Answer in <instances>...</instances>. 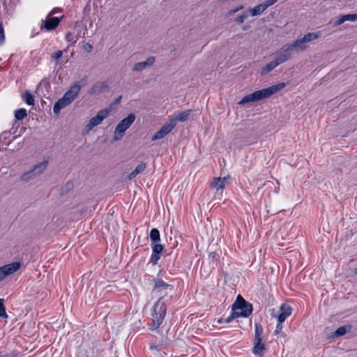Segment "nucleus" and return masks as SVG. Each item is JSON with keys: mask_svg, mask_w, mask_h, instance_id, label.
Instances as JSON below:
<instances>
[{"mask_svg": "<svg viewBox=\"0 0 357 357\" xmlns=\"http://www.w3.org/2000/svg\"><path fill=\"white\" fill-rule=\"evenodd\" d=\"M285 86L284 82L273 85L261 90L256 91L252 93L245 96L239 102V105H245L248 102H255L263 100L271 97Z\"/></svg>", "mask_w": 357, "mask_h": 357, "instance_id": "1", "label": "nucleus"}, {"mask_svg": "<svg viewBox=\"0 0 357 357\" xmlns=\"http://www.w3.org/2000/svg\"><path fill=\"white\" fill-rule=\"evenodd\" d=\"M321 36L320 31L311 32L305 34L303 37L297 38L289 44L293 51L296 53L302 52L307 49V43L318 39Z\"/></svg>", "mask_w": 357, "mask_h": 357, "instance_id": "2", "label": "nucleus"}, {"mask_svg": "<svg viewBox=\"0 0 357 357\" xmlns=\"http://www.w3.org/2000/svg\"><path fill=\"white\" fill-rule=\"evenodd\" d=\"M166 314V307L162 298L158 299L153 307L152 313L153 323L150 326V329L153 331L157 329L163 321Z\"/></svg>", "mask_w": 357, "mask_h": 357, "instance_id": "3", "label": "nucleus"}, {"mask_svg": "<svg viewBox=\"0 0 357 357\" xmlns=\"http://www.w3.org/2000/svg\"><path fill=\"white\" fill-rule=\"evenodd\" d=\"M232 310H234L236 316L238 317H248L252 312V305L238 295L232 305Z\"/></svg>", "mask_w": 357, "mask_h": 357, "instance_id": "4", "label": "nucleus"}, {"mask_svg": "<svg viewBox=\"0 0 357 357\" xmlns=\"http://www.w3.org/2000/svg\"><path fill=\"white\" fill-rule=\"evenodd\" d=\"M135 120V115L130 114L127 117L121 120L116 126L114 130V141L120 140L125 134V132L130 127Z\"/></svg>", "mask_w": 357, "mask_h": 357, "instance_id": "5", "label": "nucleus"}, {"mask_svg": "<svg viewBox=\"0 0 357 357\" xmlns=\"http://www.w3.org/2000/svg\"><path fill=\"white\" fill-rule=\"evenodd\" d=\"M111 109L109 108L100 110L96 116L92 117L86 125L85 131L89 132L94 127L100 125L102 121L109 115Z\"/></svg>", "mask_w": 357, "mask_h": 357, "instance_id": "6", "label": "nucleus"}, {"mask_svg": "<svg viewBox=\"0 0 357 357\" xmlns=\"http://www.w3.org/2000/svg\"><path fill=\"white\" fill-rule=\"evenodd\" d=\"M293 50L289 43L284 45L276 53L275 59L278 63L282 64L289 60L293 55Z\"/></svg>", "mask_w": 357, "mask_h": 357, "instance_id": "7", "label": "nucleus"}, {"mask_svg": "<svg viewBox=\"0 0 357 357\" xmlns=\"http://www.w3.org/2000/svg\"><path fill=\"white\" fill-rule=\"evenodd\" d=\"M152 282L153 283L152 291L154 294L166 295L168 290H172V286L165 282L161 279H153Z\"/></svg>", "mask_w": 357, "mask_h": 357, "instance_id": "8", "label": "nucleus"}, {"mask_svg": "<svg viewBox=\"0 0 357 357\" xmlns=\"http://www.w3.org/2000/svg\"><path fill=\"white\" fill-rule=\"evenodd\" d=\"M47 165V161H43L35 165L34 169L30 172L24 173L21 176V180L23 181H29L31 179H33V175L40 174L46 168Z\"/></svg>", "mask_w": 357, "mask_h": 357, "instance_id": "9", "label": "nucleus"}, {"mask_svg": "<svg viewBox=\"0 0 357 357\" xmlns=\"http://www.w3.org/2000/svg\"><path fill=\"white\" fill-rule=\"evenodd\" d=\"M174 122L168 119L162 128L152 137V141H155L164 138L167 135L170 133L174 128Z\"/></svg>", "mask_w": 357, "mask_h": 357, "instance_id": "10", "label": "nucleus"}, {"mask_svg": "<svg viewBox=\"0 0 357 357\" xmlns=\"http://www.w3.org/2000/svg\"><path fill=\"white\" fill-rule=\"evenodd\" d=\"M20 268V262H13L11 264L0 267V282L8 275L16 272Z\"/></svg>", "mask_w": 357, "mask_h": 357, "instance_id": "11", "label": "nucleus"}, {"mask_svg": "<svg viewBox=\"0 0 357 357\" xmlns=\"http://www.w3.org/2000/svg\"><path fill=\"white\" fill-rule=\"evenodd\" d=\"M278 0H267L264 2L255 6L254 8L250 9V13L252 16H257L262 14L269 6L273 5Z\"/></svg>", "mask_w": 357, "mask_h": 357, "instance_id": "12", "label": "nucleus"}, {"mask_svg": "<svg viewBox=\"0 0 357 357\" xmlns=\"http://www.w3.org/2000/svg\"><path fill=\"white\" fill-rule=\"evenodd\" d=\"M82 86L79 82H75L70 88V89L66 92L63 95V98L70 104L78 96Z\"/></svg>", "mask_w": 357, "mask_h": 357, "instance_id": "13", "label": "nucleus"}, {"mask_svg": "<svg viewBox=\"0 0 357 357\" xmlns=\"http://www.w3.org/2000/svg\"><path fill=\"white\" fill-rule=\"evenodd\" d=\"M192 111L190 109L182 112H174V114L169 116L168 119L171 121L174 122V127H176L178 122H184L189 119Z\"/></svg>", "mask_w": 357, "mask_h": 357, "instance_id": "14", "label": "nucleus"}, {"mask_svg": "<svg viewBox=\"0 0 357 357\" xmlns=\"http://www.w3.org/2000/svg\"><path fill=\"white\" fill-rule=\"evenodd\" d=\"M155 61V58L154 56H149L145 61L135 63L132 70L133 72H142L143 70L152 66Z\"/></svg>", "mask_w": 357, "mask_h": 357, "instance_id": "15", "label": "nucleus"}, {"mask_svg": "<svg viewBox=\"0 0 357 357\" xmlns=\"http://www.w3.org/2000/svg\"><path fill=\"white\" fill-rule=\"evenodd\" d=\"M60 22L61 19L59 17L47 16L46 20L43 22L44 24L41 26V29H45L47 31L54 30L59 26Z\"/></svg>", "mask_w": 357, "mask_h": 357, "instance_id": "16", "label": "nucleus"}, {"mask_svg": "<svg viewBox=\"0 0 357 357\" xmlns=\"http://www.w3.org/2000/svg\"><path fill=\"white\" fill-rule=\"evenodd\" d=\"M292 308L285 304H282L280 307V314L278 316V322L283 323L285 319L291 315Z\"/></svg>", "mask_w": 357, "mask_h": 357, "instance_id": "17", "label": "nucleus"}, {"mask_svg": "<svg viewBox=\"0 0 357 357\" xmlns=\"http://www.w3.org/2000/svg\"><path fill=\"white\" fill-rule=\"evenodd\" d=\"M253 349L252 351L255 355L259 356V357L264 356V351L266 349L265 344L262 342V340L253 341Z\"/></svg>", "mask_w": 357, "mask_h": 357, "instance_id": "18", "label": "nucleus"}, {"mask_svg": "<svg viewBox=\"0 0 357 357\" xmlns=\"http://www.w3.org/2000/svg\"><path fill=\"white\" fill-rule=\"evenodd\" d=\"M227 182V178H215L211 183V186L216 190V191L222 190Z\"/></svg>", "mask_w": 357, "mask_h": 357, "instance_id": "19", "label": "nucleus"}, {"mask_svg": "<svg viewBox=\"0 0 357 357\" xmlns=\"http://www.w3.org/2000/svg\"><path fill=\"white\" fill-rule=\"evenodd\" d=\"M70 105V103L63 98L62 97L60 98L58 101H56L54 103V107H53V112L55 114H59L60 113V111L65 108L66 106Z\"/></svg>", "mask_w": 357, "mask_h": 357, "instance_id": "20", "label": "nucleus"}, {"mask_svg": "<svg viewBox=\"0 0 357 357\" xmlns=\"http://www.w3.org/2000/svg\"><path fill=\"white\" fill-rule=\"evenodd\" d=\"M146 168V163L142 162L139 164L137 167L128 175V178L129 180L133 179L139 174L142 173Z\"/></svg>", "mask_w": 357, "mask_h": 357, "instance_id": "21", "label": "nucleus"}, {"mask_svg": "<svg viewBox=\"0 0 357 357\" xmlns=\"http://www.w3.org/2000/svg\"><path fill=\"white\" fill-rule=\"evenodd\" d=\"M279 65H280V64L278 63V61L276 59H275L273 61L268 63L264 68H262L260 73L261 75H265L268 73L273 70L274 68H275Z\"/></svg>", "mask_w": 357, "mask_h": 357, "instance_id": "22", "label": "nucleus"}, {"mask_svg": "<svg viewBox=\"0 0 357 357\" xmlns=\"http://www.w3.org/2000/svg\"><path fill=\"white\" fill-rule=\"evenodd\" d=\"M255 337L253 341H258V340H263V332L264 329L262 326L260 324H255Z\"/></svg>", "mask_w": 357, "mask_h": 357, "instance_id": "23", "label": "nucleus"}, {"mask_svg": "<svg viewBox=\"0 0 357 357\" xmlns=\"http://www.w3.org/2000/svg\"><path fill=\"white\" fill-rule=\"evenodd\" d=\"M107 86L105 82H99L95 84L91 88V93L93 94L100 93L104 89H107Z\"/></svg>", "mask_w": 357, "mask_h": 357, "instance_id": "24", "label": "nucleus"}, {"mask_svg": "<svg viewBox=\"0 0 357 357\" xmlns=\"http://www.w3.org/2000/svg\"><path fill=\"white\" fill-rule=\"evenodd\" d=\"M351 328L350 326H343L339 327L332 335V337H340L344 335Z\"/></svg>", "mask_w": 357, "mask_h": 357, "instance_id": "25", "label": "nucleus"}, {"mask_svg": "<svg viewBox=\"0 0 357 357\" xmlns=\"http://www.w3.org/2000/svg\"><path fill=\"white\" fill-rule=\"evenodd\" d=\"M150 238L152 243H155L160 241V235L158 229L153 228L151 230Z\"/></svg>", "mask_w": 357, "mask_h": 357, "instance_id": "26", "label": "nucleus"}, {"mask_svg": "<svg viewBox=\"0 0 357 357\" xmlns=\"http://www.w3.org/2000/svg\"><path fill=\"white\" fill-rule=\"evenodd\" d=\"M23 100L29 105H34V98L29 91H26L22 96Z\"/></svg>", "mask_w": 357, "mask_h": 357, "instance_id": "27", "label": "nucleus"}, {"mask_svg": "<svg viewBox=\"0 0 357 357\" xmlns=\"http://www.w3.org/2000/svg\"><path fill=\"white\" fill-rule=\"evenodd\" d=\"M26 116V110L24 108L19 109L15 112V118L18 121L24 119Z\"/></svg>", "mask_w": 357, "mask_h": 357, "instance_id": "28", "label": "nucleus"}, {"mask_svg": "<svg viewBox=\"0 0 357 357\" xmlns=\"http://www.w3.org/2000/svg\"><path fill=\"white\" fill-rule=\"evenodd\" d=\"M282 328H283L282 323L278 322L276 326L274 333H275V335H280L283 338H286L287 335L282 332Z\"/></svg>", "mask_w": 357, "mask_h": 357, "instance_id": "29", "label": "nucleus"}, {"mask_svg": "<svg viewBox=\"0 0 357 357\" xmlns=\"http://www.w3.org/2000/svg\"><path fill=\"white\" fill-rule=\"evenodd\" d=\"M153 245L152 246V252L155 253V254L160 255V253L164 250L163 245H162L161 244H158L156 243H153Z\"/></svg>", "mask_w": 357, "mask_h": 357, "instance_id": "30", "label": "nucleus"}, {"mask_svg": "<svg viewBox=\"0 0 357 357\" xmlns=\"http://www.w3.org/2000/svg\"><path fill=\"white\" fill-rule=\"evenodd\" d=\"M248 17V12H245L243 13L242 15L238 16L235 20V22H236L237 24H243L245 19Z\"/></svg>", "mask_w": 357, "mask_h": 357, "instance_id": "31", "label": "nucleus"}, {"mask_svg": "<svg viewBox=\"0 0 357 357\" xmlns=\"http://www.w3.org/2000/svg\"><path fill=\"white\" fill-rule=\"evenodd\" d=\"M236 317H238V316H236L235 314V312L234 310H232V312L231 313V314L227 317V318L225 319L224 320V322L225 323H230L234 318H236ZM219 323H222L223 322V319H220L219 321H218Z\"/></svg>", "mask_w": 357, "mask_h": 357, "instance_id": "32", "label": "nucleus"}, {"mask_svg": "<svg viewBox=\"0 0 357 357\" xmlns=\"http://www.w3.org/2000/svg\"><path fill=\"white\" fill-rule=\"evenodd\" d=\"M8 317L3 304V300L0 299V317L6 318Z\"/></svg>", "mask_w": 357, "mask_h": 357, "instance_id": "33", "label": "nucleus"}, {"mask_svg": "<svg viewBox=\"0 0 357 357\" xmlns=\"http://www.w3.org/2000/svg\"><path fill=\"white\" fill-rule=\"evenodd\" d=\"M160 258V255L158 254H155L152 252L151 259H150V263H151L153 265H155L158 260Z\"/></svg>", "mask_w": 357, "mask_h": 357, "instance_id": "34", "label": "nucleus"}, {"mask_svg": "<svg viewBox=\"0 0 357 357\" xmlns=\"http://www.w3.org/2000/svg\"><path fill=\"white\" fill-rule=\"evenodd\" d=\"M243 6L241 5V6H238L237 7H236L234 9H231L230 10L228 11L227 15V16H232L233 15H234L236 13L238 12L239 10L243 9Z\"/></svg>", "mask_w": 357, "mask_h": 357, "instance_id": "35", "label": "nucleus"}, {"mask_svg": "<svg viewBox=\"0 0 357 357\" xmlns=\"http://www.w3.org/2000/svg\"><path fill=\"white\" fill-rule=\"evenodd\" d=\"M344 18L346 21H357V14H347L344 15Z\"/></svg>", "mask_w": 357, "mask_h": 357, "instance_id": "36", "label": "nucleus"}, {"mask_svg": "<svg viewBox=\"0 0 357 357\" xmlns=\"http://www.w3.org/2000/svg\"><path fill=\"white\" fill-rule=\"evenodd\" d=\"M344 22H346V20L344 18V15L340 16L339 17V19L334 22V26H340L342 24H343Z\"/></svg>", "mask_w": 357, "mask_h": 357, "instance_id": "37", "label": "nucleus"}, {"mask_svg": "<svg viewBox=\"0 0 357 357\" xmlns=\"http://www.w3.org/2000/svg\"><path fill=\"white\" fill-rule=\"evenodd\" d=\"M344 22H346V20L344 18V15L340 16L339 17V19L334 22V26H340L342 24H343Z\"/></svg>", "mask_w": 357, "mask_h": 357, "instance_id": "38", "label": "nucleus"}, {"mask_svg": "<svg viewBox=\"0 0 357 357\" xmlns=\"http://www.w3.org/2000/svg\"><path fill=\"white\" fill-rule=\"evenodd\" d=\"M5 37L3 33V29L2 26L1 22H0V44H2L4 42Z\"/></svg>", "mask_w": 357, "mask_h": 357, "instance_id": "39", "label": "nucleus"}, {"mask_svg": "<svg viewBox=\"0 0 357 357\" xmlns=\"http://www.w3.org/2000/svg\"><path fill=\"white\" fill-rule=\"evenodd\" d=\"M63 56V52L61 50H59L55 52L52 56L56 60L61 59Z\"/></svg>", "mask_w": 357, "mask_h": 357, "instance_id": "40", "label": "nucleus"}, {"mask_svg": "<svg viewBox=\"0 0 357 357\" xmlns=\"http://www.w3.org/2000/svg\"><path fill=\"white\" fill-rule=\"evenodd\" d=\"M66 39L67 41L68 42H71L74 39V36L73 33H68L66 35Z\"/></svg>", "mask_w": 357, "mask_h": 357, "instance_id": "41", "label": "nucleus"}, {"mask_svg": "<svg viewBox=\"0 0 357 357\" xmlns=\"http://www.w3.org/2000/svg\"><path fill=\"white\" fill-rule=\"evenodd\" d=\"M84 49L88 52H91L93 50V46L89 43H86L85 45V47H84Z\"/></svg>", "mask_w": 357, "mask_h": 357, "instance_id": "42", "label": "nucleus"}, {"mask_svg": "<svg viewBox=\"0 0 357 357\" xmlns=\"http://www.w3.org/2000/svg\"><path fill=\"white\" fill-rule=\"evenodd\" d=\"M216 256H217V254L215 252H211L210 255H209V257H212V258H216Z\"/></svg>", "mask_w": 357, "mask_h": 357, "instance_id": "43", "label": "nucleus"}, {"mask_svg": "<svg viewBox=\"0 0 357 357\" xmlns=\"http://www.w3.org/2000/svg\"><path fill=\"white\" fill-rule=\"evenodd\" d=\"M121 98H122V96H120L119 97H118V98H116V100L115 102H116V103H119V102H121Z\"/></svg>", "mask_w": 357, "mask_h": 357, "instance_id": "44", "label": "nucleus"}, {"mask_svg": "<svg viewBox=\"0 0 357 357\" xmlns=\"http://www.w3.org/2000/svg\"><path fill=\"white\" fill-rule=\"evenodd\" d=\"M54 13H56V11H54V10H52L51 11V13L49 14V15H48V16L52 15H54Z\"/></svg>", "mask_w": 357, "mask_h": 357, "instance_id": "45", "label": "nucleus"}, {"mask_svg": "<svg viewBox=\"0 0 357 357\" xmlns=\"http://www.w3.org/2000/svg\"><path fill=\"white\" fill-rule=\"evenodd\" d=\"M248 28H249V26H244L243 27V30L245 31V30L248 29Z\"/></svg>", "mask_w": 357, "mask_h": 357, "instance_id": "46", "label": "nucleus"}, {"mask_svg": "<svg viewBox=\"0 0 357 357\" xmlns=\"http://www.w3.org/2000/svg\"><path fill=\"white\" fill-rule=\"evenodd\" d=\"M354 273H355L356 275H357V268H355V270H354Z\"/></svg>", "mask_w": 357, "mask_h": 357, "instance_id": "47", "label": "nucleus"}, {"mask_svg": "<svg viewBox=\"0 0 357 357\" xmlns=\"http://www.w3.org/2000/svg\"><path fill=\"white\" fill-rule=\"evenodd\" d=\"M156 347H153V346H151V349H155Z\"/></svg>", "mask_w": 357, "mask_h": 357, "instance_id": "48", "label": "nucleus"}]
</instances>
